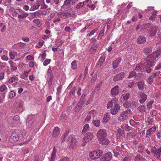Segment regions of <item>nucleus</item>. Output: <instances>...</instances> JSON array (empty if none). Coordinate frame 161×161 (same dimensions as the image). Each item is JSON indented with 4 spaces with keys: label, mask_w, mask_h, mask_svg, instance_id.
I'll list each match as a JSON object with an SVG mask.
<instances>
[{
    "label": "nucleus",
    "mask_w": 161,
    "mask_h": 161,
    "mask_svg": "<svg viewBox=\"0 0 161 161\" xmlns=\"http://www.w3.org/2000/svg\"><path fill=\"white\" fill-rule=\"evenodd\" d=\"M150 150L153 157L157 158H159L161 154V147L157 148L155 147H152Z\"/></svg>",
    "instance_id": "1a4fd4ad"
},
{
    "label": "nucleus",
    "mask_w": 161,
    "mask_h": 161,
    "mask_svg": "<svg viewBox=\"0 0 161 161\" xmlns=\"http://www.w3.org/2000/svg\"><path fill=\"white\" fill-rule=\"evenodd\" d=\"M118 99L116 97L113 98L110 101H109L107 105V108L108 109L111 108L114 104H118L117 102Z\"/></svg>",
    "instance_id": "2eb2a0df"
},
{
    "label": "nucleus",
    "mask_w": 161,
    "mask_h": 161,
    "mask_svg": "<svg viewBox=\"0 0 161 161\" xmlns=\"http://www.w3.org/2000/svg\"><path fill=\"white\" fill-rule=\"evenodd\" d=\"M86 7V4L85 3V2H80L75 6V8L78 9H80L81 8H84Z\"/></svg>",
    "instance_id": "cd10ccee"
},
{
    "label": "nucleus",
    "mask_w": 161,
    "mask_h": 161,
    "mask_svg": "<svg viewBox=\"0 0 161 161\" xmlns=\"http://www.w3.org/2000/svg\"><path fill=\"white\" fill-rule=\"evenodd\" d=\"M26 45L25 43L20 42L16 44L15 45H14V47L15 48H19L20 47H24Z\"/></svg>",
    "instance_id": "4c0bfd02"
},
{
    "label": "nucleus",
    "mask_w": 161,
    "mask_h": 161,
    "mask_svg": "<svg viewBox=\"0 0 161 161\" xmlns=\"http://www.w3.org/2000/svg\"><path fill=\"white\" fill-rule=\"evenodd\" d=\"M7 90V87L4 84H2L0 86V92H3V94H5V95Z\"/></svg>",
    "instance_id": "2f4dec72"
},
{
    "label": "nucleus",
    "mask_w": 161,
    "mask_h": 161,
    "mask_svg": "<svg viewBox=\"0 0 161 161\" xmlns=\"http://www.w3.org/2000/svg\"><path fill=\"white\" fill-rule=\"evenodd\" d=\"M16 93L14 91H10L9 94V98L12 99L15 95Z\"/></svg>",
    "instance_id": "5fc2aeb1"
},
{
    "label": "nucleus",
    "mask_w": 161,
    "mask_h": 161,
    "mask_svg": "<svg viewBox=\"0 0 161 161\" xmlns=\"http://www.w3.org/2000/svg\"><path fill=\"white\" fill-rule=\"evenodd\" d=\"M89 130L90 127L89 124H86L84 126L83 129L82 131V133L83 134L85 133L86 131H88Z\"/></svg>",
    "instance_id": "f704fd0d"
},
{
    "label": "nucleus",
    "mask_w": 161,
    "mask_h": 161,
    "mask_svg": "<svg viewBox=\"0 0 161 161\" xmlns=\"http://www.w3.org/2000/svg\"><path fill=\"white\" fill-rule=\"evenodd\" d=\"M113 152L115 157H117L119 156L120 153L118 152L117 149H114L113 150Z\"/></svg>",
    "instance_id": "0e129e2a"
},
{
    "label": "nucleus",
    "mask_w": 161,
    "mask_h": 161,
    "mask_svg": "<svg viewBox=\"0 0 161 161\" xmlns=\"http://www.w3.org/2000/svg\"><path fill=\"white\" fill-rule=\"evenodd\" d=\"M99 45L98 44L93 43L89 49V51L92 54H94L98 50Z\"/></svg>",
    "instance_id": "a211bd4d"
},
{
    "label": "nucleus",
    "mask_w": 161,
    "mask_h": 161,
    "mask_svg": "<svg viewBox=\"0 0 161 161\" xmlns=\"http://www.w3.org/2000/svg\"><path fill=\"white\" fill-rule=\"evenodd\" d=\"M68 133L66 132L64 135H63L61 137L60 140V142L61 143L64 142L66 139V137L68 136Z\"/></svg>",
    "instance_id": "09e8293b"
},
{
    "label": "nucleus",
    "mask_w": 161,
    "mask_h": 161,
    "mask_svg": "<svg viewBox=\"0 0 161 161\" xmlns=\"http://www.w3.org/2000/svg\"><path fill=\"white\" fill-rule=\"evenodd\" d=\"M156 131L155 127H152L151 128L147 130L146 133V137H148V136L150 135L153 134Z\"/></svg>",
    "instance_id": "393cba45"
},
{
    "label": "nucleus",
    "mask_w": 161,
    "mask_h": 161,
    "mask_svg": "<svg viewBox=\"0 0 161 161\" xmlns=\"http://www.w3.org/2000/svg\"><path fill=\"white\" fill-rule=\"evenodd\" d=\"M154 7H148L147 9H145L144 12L146 13L149 14L151 13L152 12H153L154 10Z\"/></svg>",
    "instance_id": "e433bc0d"
},
{
    "label": "nucleus",
    "mask_w": 161,
    "mask_h": 161,
    "mask_svg": "<svg viewBox=\"0 0 161 161\" xmlns=\"http://www.w3.org/2000/svg\"><path fill=\"white\" fill-rule=\"evenodd\" d=\"M135 70L137 72H142L144 69L140 66L137 65L135 68Z\"/></svg>",
    "instance_id": "3c124183"
},
{
    "label": "nucleus",
    "mask_w": 161,
    "mask_h": 161,
    "mask_svg": "<svg viewBox=\"0 0 161 161\" xmlns=\"http://www.w3.org/2000/svg\"><path fill=\"white\" fill-rule=\"evenodd\" d=\"M57 14L58 18H63L64 19V12H59L57 13Z\"/></svg>",
    "instance_id": "4d7b16f0"
},
{
    "label": "nucleus",
    "mask_w": 161,
    "mask_h": 161,
    "mask_svg": "<svg viewBox=\"0 0 161 161\" xmlns=\"http://www.w3.org/2000/svg\"><path fill=\"white\" fill-rule=\"evenodd\" d=\"M64 19H66L67 18L70 17V16H71V14H70V13L68 12H66V13L64 12Z\"/></svg>",
    "instance_id": "69168bd1"
},
{
    "label": "nucleus",
    "mask_w": 161,
    "mask_h": 161,
    "mask_svg": "<svg viewBox=\"0 0 161 161\" xmlns=\"http://www.w3.org/2000/svg\"><path fill=\"white\" fill-rule=\"evenodd\" d=\"M154 103L153 100H151L148 102L147 104V109L149 110L152 108V105Z\"/></svg>",
    "instance_id": "c9c22d12"
},
{
    "label": "nucleus",
    "mask_w": 161,
    "mask_h": 161,
    "mask_svg": "<svg viewBox=\"0 0 161 161\" xmlns=\"http://www.w3.org/2000/svg\"><path fill=\"white\" fill-rule=\"evenodd\" d=\"M5 95V94H2V96L0 95V104L2 103L4 100Z\"/></svg>",
    "instance_id": "e2e57ef3"
},
{
    "label": "nucleus",
    "mask_w": 161,
    "mask_h": 161,
    "mask_svg": "<svg viewBox=\"0 0 161 161\" xmlns=\"http://www.w3.org/2000/svg\"><path fill=\"white\" fill-rule=\"evenodd\" d=\"M137 85L139 90H143L144 88L145 83L143 81H140L138 82Z\"/></svg>",
    "instance_id": "c85d7f7f"
},
{
    "label": "nucleus",
    "mask_w": 161,
    "mask_h": 161,
    "mask_svg": "<svg viewBox=\"0 0 161 161\" xmlns=\"http://www.w3.org/2000/svg\"><path fill=\"white\" fill-rule=\"evenodd\" d=\"M10 58L11 59L13 60L15 58V53L14 52L10 51L9 53Z\"/></svg>",
    "instance_id": "603ef678"
},
{
    "label": "nucleus",
    "mask_w": 161,
    "mask_h": 161,
    "mask_svg": "<svg viewBox=\"0 0 161 161\" xmlns=\"http://www.w3.org/2000/svg\"><path fill=\"white\" fill-rule=\"evenodd\" d=\"M98 140L99 141V143L103 145H107L108 144L109 142V140L106 138V137Z\"/></svg>",
    "instance_id": "bb28decb"
},
{
    "label": "nucleus",
    "mask_w": 161,
    "mask_h": 161,
    "mask_svg": "<svg viewBox=\"0 0 161 161\" xmlns=\"http://www.w3.org/2000/svg\"><path fill=\"white\" fill-rule=\"evenodd\" d=\"M124 73L123 72H121L114 76L113 78V80L114 81H116L119 80H122L124 78Z\"/></svg>",
    "instance_id": "f3484780"
},
{
    "label": "nucleus",
    "mask_w": 161,
    "mask_h": 161,
    "mask_svg": "<svg viewBox=\"0 0 161 161\" xmlns=\"http://www.w3.org/2000/svg\"><path fill=\"white\" fill-rule=\"evenodd\" d=\"M96 112L94 110H91L88 114L86 118H85V120L87 121L89 120L91 117H93L95 116Z\"/></svg>",
    "instance_id": "6ab92c4d"
},
{
    "label": "nucleus",
    "mask_w": 161,
    "mask_h": 161,
    "mask_svg": "<svg viewBox=\"0 0 161 161\" xmlns=\"http://www.w3.org/2000/svg\"><path fill=\"white\" fill-rule=\"evenodd\" d=\"M76 0H65L64 3V4L61 7L63 8L65 6L67 7H69L71 3H73L75 2Z\"/></svg>",
    "instance_id": "4be33fe9"
},
{
    "label": "nucleus",
    "mask_w": 161,
    "mask_h": 161,
    "mask_svg": "<svg viewBox=\"0 0 161 161\" xmlns=\"http://www.w3.org/2000/svg\"><path fill=\"white\" fill-rule=\"evenodd\" d=\"M92 123L95 126L98 127L100 125V122L99 120L95 119L93 121Z\"/></svg>",
    "instance_id": "49530a36"
},
{
    "label": "nucleus",
    "mask_w": 161,
    "mask_h": 161,
    "mask_svg": "<svg viewBox=\"0 0 161 161\" xmlns=\"http://www.w3.org/2000/svg\"><path fill=\"white\" fill-rule=\"evenodd\" d=\"M146 41V38L144 36H141L138 37L137 40V43L139 44H142Z\"/></svg>",
    "instance_id": "5701e85b"
},
{
    "label": "nucleus",
    "mask_w": 161,
    "mask_h": 161,
    "mask_svg": "<svg viewBox=\"0 0 161 161\" xmlns=\"http://www.w3.org/2000/svg\"><path fill=\"white\" fill-rule=\"evenodd\" d=\"M160 72L158 71L155 73H151L148 78V82L150 85L152 84L153 82V80L154 78L159 76Z\"/></svg>",
    "instance_id": "f8f14e48"
},
{
    "label": "nucleus",
    "mask_w": 161,
    "mask_h": 161,
    "mask_svg": "<svg viewBox=\"0 0 161 161\" xmlns=\"http://www.w3.org/2000/svg\"><path fill=\"white\" fill-rule=\"evenodd\" d=\"M132 153H128L127 155L122 159V161H130L131 158L133 157Z\"/></svg>",
    "instance_id": "c756f323"
},
{
    "label": "nucleus",
    "mask_w": 161,
    "mask_h": 161,
    "mask_svg": "<svg viewBox=\"0 0 161 161\" xmlns=\"http://www.w3.org/2000/svg\"><path fill=\"white\" fill-rule=\"evenodd\" d=\"M36 118L35 115L30 114L27 116L26 123L27 127H36L38 124L36 120Z\"/></svg>",
    "instance_id": "f03ea898"
},
{
    "label": "nucleus",
    "mask_w": 161,
    "mask_h": 161,
    "mask_svg": "<svg viewBox=\"0 0 161 161\" xmlns=\"http://www.w3.org/2000/svg\"><path fill=\"white\" fill-rule=\"evenodd\" d=\"M51 61L50 59H47L43 63V65L44 66H46Z\"/></svg>",
    "instance_id": "6e6d98bb"
},
{
    "label": "nucleus",
    "mask_w": 161,
    "mask_h": 161,
    "mask_svg": "<svg viewBox=\"0 0 161 161\" xmlns=\"http://www.w3.org/2000/svg\"><path fill=\"white\" fill-rule=\"evenodd\" d=\"M71 68L73 69H75L77 68V65L75 60L73 61L71 63Z\"/></svg>",
    "instance_id": "de8ad7c7"
},
{
    "label": "nucleus",
    "mask_w": 161,
    "mask_h": 161,
    "mask_svg": "<svg viewBox=\"0 0 161 161\" xmlns=\"http://www.w3.org/2000/svg\"><path fill=\"white\" fill-rule=\"evenodd\" d=\"M121 107L118 104H114L113 106L110 108V113L112 115H115L120 110Z\"/></svg>",
    "instance_id": "9d476101"
},
{
    "label": "nucleus",
    "mask_w": 161,
    "mask_h": 161,
    "mask_svg": "<svg viewBox=\"0 0 161 161\" xmlns=\"http://www.w3.org/2000/svg\"><path fill=\"white\" fill-rule=\"evenodd\" d=\"M156 47L157 49L158 50L156 51L155 52H157L159 51H161V41H158V42L157 43L156 45Z\"/></svg>",
    "instance_id": "c03bdc74"
},
{
    "label": "nucleus",
    "mask_w": 161,
    "mask_h": 161,
    "mask_svg": "<svg viewBox=\"0 0 161 161\" xmlns=\"http://www.w3.org/2000/svg\"><path fill=\"white\" fill-rule=\"evenodd\" d=\"M112 157L111 153L109 152L107 153L101 158V161H110Z\"/></svg>",
    "instance_id": "4468645a"
},
{
    "label": "nucleus",
    "mask_w": 161,
    "mask_h": 161,
    "mask_svg": "<svg viewBox=\"0 0 161 161\" xmlns=\"http://www.w3.org/2000/svg\"><path fill=\"white\" fill-rule=\"evenodd\" d=\"M123 105L124 108H128L131 106V104L129 103L125 102L123 103Z\"/></svg>",
    "instance_id": "338daca9"
},
{
    "label": "nucleus",
    "mask_w": 161,
    "mask_h": 161,
    "mask_svg": "<svg viewBox=\"0 0 161 161\" xmlns=\"http://www.w3.org/2000/svg\"><path fill=\"white\" fill-rule=\"evenodd\" d=\"M136 75V73L135 72L133 71H131V72H130V74H129L128 78H130L133 77L135 76V78H136V79H137V78H136V76H135Z\"/></svg>",
    "instance_id": "8fccbe9b"
},
{
    "label": "nucleus",
    "mask_w": 161,
    "mask_h": 161,
    "mask_svg": "<svg viewBox=\"0 0 161 161\" xmlns=\"http://www.w3.org/2000/svg\"><path fill=\"white\" fill-rule=\"evenodd\" d=\"M119 86L117 85L114 86L111 89L110 92L111 96H114L119 94Z\"/></svg>",
    "instance_id": "ddd939ff"
},
{
    "label": "nucleus",
    "mask_w": 161,
    "mask_h": 161,
    "mask_svg": "<svg viewBox=\"0 0 161 161\" xmlns=\"http://www.w3.org/2000/svg\"><path fill=\"white\" fill-rule=\"evenodd\" d=\"M146 27L147 31L151 36H153L156 35L158 29L157 26H153L149 23L146 25Z\"/></svg>",
    "instance_id": "20e7f679"
},
{
    "label": "nucleus",
    "mask_w": 161,
    "mask_h": 161,
    "mask_svg": "<svg viewBox=\"0 0 161 161\" xmlns=\"http://www.w3.org/2000/svg\"><path fill=\"white\" fill-rule=\"evenodd\" d=\"M130 97V94L128 93H126L125 95L122 94L121 96V97L124 100H127Z\"/></svg>",
    "instance_id": "37998d69"
},
{
    "label": "nucleus",
    "mask_w": 161,
    "mask_h": 161,
    "mask_svg": "<svg viewBox=\"0 0 161 161\" xmlns=\"http://www.w3.org/2000/svg\"><path fill=\"white\" fill-rule=\"evenodd\" d=\"M59 128L58 127H56L53 130L52 136L54 137H56L59 135Z\"/></svg>",
    "instance_id": "a878e982"
},
{
    "label": "nucleus",
    "mask_w": 161,
    "mask_h": 161,
    "mask_svg": "<svg viewBox=\"0 0 161 161\" xmlns=\"http://www.w3.org/2000/svg\"><path fill=\"white\" fill-rule=\"evenodd\" d=\"M120 61L121 59L120 58H118L113 62L112 65L114 69H115L118 67V65L120 62Z\"/></svg>",
    "instance_id": "72a5a7b5"
},
{
    "label": "nucleus",
    "mask_w": 161,
    "mask_h": 161,
    "mask_svg": "<svg viewBox=\"0 0 161 161\" xmlns=\"http://www.w3.org/2000/svg\"><path fill=\"white\" fill-rule=\"evenodd\" d=\"M29 14L27 13H25L24 11H23V13L20 14L19 15L18 18L19 19H23L27 17Z\"/></svg>",
    "instance_id": "a19ab883"
},
{
    "label": "nucleus",
    "mask_w": 161,
    "mask_h": 161,
    "mask_svg": "<svg viewBox=\"0 0 161 161\" xmlns=\"http://www.w3.org/2000/svg\"><path fill=\"white\" fill-rule=\"evenodd\" d=\"M110 114L109 113H107L104 114L103 117V122H106L108 121L110 118Z\"/></svg>",
    "instance_id": "473e14b6"
},
{
    "label": "nucleus",
    "mask_w": 161,
    "mask_h": 161,
    "mask_svg": "<svg viewBox=\"0 0 161 161\" xmlns=\"http://www.w3.org/2000/svg\"><path fill=\"white\" fill-rule=\"evenodd\" d=\"M107 136V132L105 130L100 129L97 133V136L98 139L106 137Z\"/></svg>",
    "instance_id": "9b49d317"
},
{
    "label": "nucleus",
    "mask_w": 161,
    "mask_h": 161,
    "mask_svg": "<svg viewBox=\"0 0 161 161\" xmlns=\"http://www.w3.org/2000/svg\"><path fill=\"white\" fill-rule=\"evenodd\" d=\"M131 111L130 110L127 109L121 113L118 118V120L120 121H123L127 120L130 116Z\"/></svg>",
    "instance_id": "7ed1b4c3"
},
{
    "label": "nucleus",
    "mask_w": 161,
    "mask_h": 161,
    "mask_svg": "<svg viewBox=\"0 0 161 161\" xmlns=\"http://www.w3.org/2000/svg\"><path fill=\"white\" fill-rule=\"evenodd\" d=\"M41 2L39 1L36 2V3L34 4L31 8L30 10L33 11L37 9H38L40 6Z\"/></svg>",
    "instance_id": "7c9ffc66"
},
{
    "label": "nucleus",
    "mask_w": 161,
    "mask_h": 161,
    "mask_svg": "<svg viewBox=\"0 0 161 161\" xmlns=\"http://www.w3.org/2000/svg\"><path fill=\"white\" fill-rule=\"evenodd\" d=\"M103 153V151L101 150H98L90 153L89 156L91 158L95 160L99 158L102 155Z\"/></svg>",
    "instance_id": "423d86ee"
},
{
    "label": "nucleus",
    "mask_w": 161,
    "mask_h": 161,
    "mask_svg": "<svg viewBox=\"0 0 161 161\" xmlns=\"http://www.w3.org/2000/svg\"><path fill=\"white\" fill-rule=\"evenodd\" d=\"M27 59L30 61L33 60L34 59V57L33 55H29L27 56Z\"/></svg>",
    "instance_id": "680f3d73"
},
{
    "label": "nucleus",
    "mask_w": 161,
    "mask_h": 161,
    "mask_svg": "<svg viewBox=\"0 0 161 161\" xmlns=\"http://www.w3.org/2000/svg\"><path fill=\"white\" fill-rule=\"evenodd\" d=\"M56 149L55 147L53 148L52 151L51 156L50 157L48 158L49 161H55L56 156Z\"/></svg>",
    "instance_id": "aec40b11"
},
{
    "label": "nucleus",
    "mask_w": 161,
    "mask_h": 161,
    "mask_svg": "<svg viewBox=\"0 0 161 161\" xmlns=\"http://www.w3.org/2000/svg\"><path fill=\"white\" fill-rule=\"evenodd\" d=\"M47 78L48 79L47 84L49 87H50L51 86L52 81L54 78V76L52 73L47 74Z\"/></svg>",
    "instance_id": "412c9836"
},
{
    "label": "nucleus",
    "mask_w": 161,
    "mask_h": 161,
    "mask_svg": "<svg viewBox=\"0 0 161 161\" xmlns=\"http://www.w3.org/2000/svg\"><path fill=\"white\" fill-rule=\"evenodd\" d=\"M161 53V51H159L157 52H154L148 56L144 63V66L147 68H150L154 65L156 58L159 56Z\"/></svg>",
    "instance_id": "f257e3e1"
},
{
    "label": "nucleus",
    "mask_w": 161,
    "mask_h": 161,
    "mask_svg": "<svg viewBox=\"0 0 161 161\" xmlns=\"http://www.w3.org/2000/svg\"><path fill=\"white\" fill-rule=\"evenodd\" d=\"M123 134V131L120 129L119 128L117 130L116 135L117 137H119L122 136Z\"/></svg>",
    "instance_id": "ea45409f"
},
{
    "label": "nucleus",
    "mask_w": 161,
    "mask_h": 161,
    "mask_svg": "<svg viewBox=\"0 0 161 161\" xmlns=\"http://www.w3.org/2000/svg\"><path fill=\"white\" fill-rule=\"evenodd\" d=\"M46 50H45L43 52L42 54H40L41 58L43 60H44L46 58L47 56V54L46 53Z\"/></svg>",
    "instance_id": "13d9d810"
},
{
    "label": "nucleus",
    "mask_w": 161,
    "mask_h": 161,
    "mask_svg": "<svg viewBox=\"0 0 161 161\" xmlns=\"http://www.w3.org/2000/svg\"><path fill=\"white\" fill-rule=\"evenodd\" d=\"M66 141L69 142L71 144L75 145V140L74 136L70 135L66 139Z\"/></svg>",
    "instance_id": "b1692460"
},
{
    "label": "nucleus",
    "mask_w": 161,
    "mask_h": 161,
    "mask_svg": "<svg viewBox=\"0 0 161 161\" xmlns=\"http://www.w3.org/2000/svg\"><path fill=\"white\" fill-rule=\"evenodd\" d=\"M147 94H145L144 92L140 93L139 95V103L142 104L144 103L147 98Z\"/></svg>",
    "instance_id": "dca6fc26"
},
{
    "label": "nucleus",
    "mask_w": 161,
    "mask_h": 161,
    "mask_svg": "<svg viewBox=\"0 0 161 161\" xmlns=\"http://www.w3.org/2000/svg\"><path fill=\"white\" fill-rule=\"evenodd\" d=\"M41 3L40 4L41 5V8L42 9H45L47 8V6L44 3V2H41Z\"/></svg>",
    "instance_id": "052dcab7"
},
{
    "label": "nucleus",
    "mask_w": 161,
    "mask_h": 161,
    "mask_svg": "<svg viewBox=\"0 0 161 161\" xmlns=\"http://www.w3.org/2000/svg\"><path fill=\"white\" fill-rule=\"evenodd\" d=\"M144 52L146 54L148 55L151 53L152 51V48L151 47H146L144 49Z\"/></svg>",
    "instance_id": "58836bf2"
},
{
    "label": "nucleus",
    "mask_w": 161,
    "mask_h": 161,
    "mask_svg": "<svg viewBox=\"0 0 161 161\" xmlns=\"http://www.w3.org/2000/svg\"><path fill=\"white\" fill-rule=\"evenodd\" d=\"M86 96L85 94H82L81 97L80 101L76 105L75 110V112H79L81 109L82 106L85 103V98Z\"/></svg>",
    "instance_id": "0eeeda50"
},
{
    "label": "nucleus",
    "mask_w": 161,
    "mask_h": 161,
    "mask_svg": "<svg viewBox=\"0 0 161 161\" xmlns=\"http://www.w3.org/2000/svg\"><path fill=\"white\" fill-rule=\"evenodd\" d=\"M23 136V134L22 131L19 130H15L14 131L11 137L14 141L16 142L21 139Z\"/></svg>",
    "instance_id": "39448f33"
},
{
    "label": "nucleus",
    "mask_w": 161,
    "mask_h": 161,
    "mask_svg": "<svg viewBox=\"0 0 161 161\" xmlns=\"http://www.w3.org/2000/svg\"><path fill=\"white\" fill-rule=\"evenodd\" d=\"M97 30V29H94L90 33L87 34L86 35L87 37H90L93 35L94 33Z\"/></svg>",
    "instance_id": "864d4df0"
},
{
    "label": "nucleus",
    "mask_w": 161,
    "mask_h": 161,
    "mask_svg": "<svg viewBox=\"0 0 161 161\" xmlns=\"http://www.w3.org/2000/svg\"><path fill=\"white\" fill-rule=\"evenodd\" d=\"M134 161H141V156L140 154L136 155L135 157Z\"/></svg>",
    "instance_id": "bf43d9fd"
},
{
    "label": "nucleus",
    "mask_w": 161,
    "mask_h": 161,
    "mask_svg": "<svg viewBox=\"0 0 161 161\" xmlns=\"http://www.w3.org/2000/svg\"><path fill=\"white\" fill-rule=\"evenodd\" d=\"M93 137V134L91 132H88L86 134L82 139V143L81 146H85L87 142L90 141Z\"/></svg>",
    "instance_id": "6e6552de"
},
{
    "label": "nucleus",
    "mask_w": 161,
    "mask_h": 161,
    "mask_svg": "<svg viewBox=\"0 0 161 161\" xmlns=\"http://www.w3.org/2000/svg\"><path fill=\"white\" fill-rule=\"evenodd\" d=\"M17 79H18V78L15 76L10 77L8 80V82L9 83H12L13 82L15 81Z\"/></svg>",
    "instance_id": "a18cd8bd"
},
{
    "label": "nucleus",
    "mask_w": 161,
    "mask_h": 161,
    "mask_svg": "<svg viewBox=\"0 0 161 161\" xmlns=\"http://www.w3.org/2000/svg\"><path fill=\"white\" fill-rule=\"evenodd\" d=\"M138 110L141 113H143L145 111L146 107L144 105H141L139 107Z\"/></svg>",
    "instance_id": "79ce46f5"
},
{
    "label": "nucleus",
    "mask_w": 161,
    "mask_h": 161,
    "mask_svg": "<svg viewBox=\"0 0 161 161\" xmlns=\"http://www.w3.org/2000/svg\"><path fill=\"white\" fill-rule=\"evenodd\" d=\"M105 59V56L104 55H103L101 56V57L99 59V60L100 61H102L103 63H104Z\"/></svg>",
    "instance_id": "774afa93"
}]
</instances>
